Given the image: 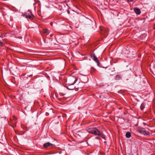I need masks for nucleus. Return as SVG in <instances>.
Wrapping results in <instances>:
<instances>
[{"label": "nucleus", "instance_id": "1", "mask_svg": "<svg viewBox=\"0 0 155 155\" xmlns=\"http://www.w3.org/2000/svg\"><path fill=\"white\" fill-rule=\"evenodd\" d=\"M78 78L72 76L69 77L66 81V84L74 85L78 80Z\"/></svg>", "mask_w": 155, "mask_h": 155}, {"label": "nucleus", "instance_id": "2", "mask_svg": "<svg viewBox=\"0 0 155 155\" xmlns=\"http://www.w3.org/2000/svg\"><path fill=\"white\" fill-rule=\"evenodd\" d=\"M101 33L105 36H107L109 33L108 30L107 28H104L103 26H100Z\"/></svg>", "mask_w": 155, "mask_h": 155}, {"label": "nucleus", "instance_id": "3", "mask_svg": "<svg viewBox=\"0 0 155 155\" xmlns=\"http://www.w3.org/2000/svg\"><path fill=\"white\" fill-rule=\"evenodd\" d=\"M137 131L139 133H141L144 135H149V133L145 130L144 128L141 127L138 128Z\"/></svg>", "mask_w": 155, "mask_h": 155}, {"label": "nucleus", "instance_id": "4", "mask_svg": "<svg viewBox=\"0 0 155 155\" xmlns=\"http://www.w3.org/2000/svg\"><path fill=\"white\" fill-rule=\"evenodd\" d=\"M24 16H25V17L31 20L33 19L34 18L32 12L29 10H28V11L26 13V14H25Z\"/></svg>", "mask_w": 155, "mask_h": 155}, {"label": "nucleus", "instance_id": "5", "mask_svg": "<svg viewBox=\"0 0 155 155\" xmlns=\"http://www.w3.org/2000/svg\"><path fill=\"white\" fill-rule=\"evenodd\" d=\"M105 68L106 69V72L109 73L110 74V75H113V74H111V73L115 71L114 68H110L108 67H107Z\"/></svg>", "mask_w": 155, "mask_h": 155}, {"label": "nucleus", "instance_id": "6", "mask_svg": "<svg viewBox=\"0 0 155 155\" xmlns=\"http://www.w3.org/2000/svg\"><path fill=\"white\" fill-rule=\"evenodd\" d=\"M91 57L94 61L97 63V65H99V61L95 54L94 53L92 54L91 55Z\"/></svg>", "mask_w": 155, "mask_h": 155}, {"label": "nucleus", "instance_id": "7", "mask_svg": "<svg viewBox=\"0 0 155 155\" xmlns=\"http://www.w3.org/2000/svg\"><path fill=\"white\" fill-rule=\"evenodd\" d=\"M91 133L94 134L96 135H100L101 133L99 131L95 129L94 130H93L91 132Z\"/></svg>", "mask_w": 155, "mask_h": 155}, {"label": "nucleus", "instance_id": "8", "mask_svg": "<svg viewBox=\"0 0 155 155\" xmlns=\"http://www.w3.org/2000/svg\"><path fill=\"white\" fill-rule=\"evenodd\" d=\"M67 88L69 90H74L75 88V87L74 86V85L67 84Z\"/></svg>", "mask_w": 155, "mask_h": 155}, {"label": "nucleus", "instance_id": "9", "mask_svg": "<svg viewBox=\"0 0 155 155\" xmlns=\"http://www.w3.org/2000/svg\"><path fill=\"white\" fill-rule=\"evenodd\" d=\"M94 127L92 126L89 127L87 129V131L89 133L91 132L93 130L95 129Z\"/></svg>", "mask_w": 155, "mask_h": 155}, {"label": "nucleus", "instance_id": "10", "mask_svg": "<svg viewBox=\"0 0 155 155\" xmlns=\"http://www.w3.org/2000/svg\"><path fill=\"white\" fill-rule=\"evenodd\" d=\"M53 145V144L49 142L46 143L44 144L43 146L44 147L47 148L50 146H51Z\"/></svg>", "mask_w": 155, "mask_h": 155}, {"label": "nucleus", "instance_id": "11", "mask_svg": "<svg viewBox=\"0 0 155 155\" xmlns=\"http://www.w3.org/2000/svg\"><path fill=\"white\" fill-rule=\"evenodd\" d=\"M134 10L135 12L137 15H139L140 13V10L138 8H134Z\"/></svg>", "mask_w": 155, "mask_h": 155}, {"label": "nucleus", "instance_id": "12", "mask_svg": "<svg viewBox=\"0 0 155 155\" xmlns=\"http://www.w3.org/2000/svg\"><path fill=\"white\" fill-rule=\"evenodd\" d=\"M131 133L130 132H127L126 133V136L127 138H129L131 137Z\"/></svg>", "mask_w": 155, "mask_h": 155}, {"label": "nucleus", "instance_id": "13", "mask_svg": "<svg viewBox=\"0 0 155 155\" xmlns=\"http://www.w3.org/2000/svg\"><path fill=\"white\" fill-rule=\"evenodd\" d=\"M145 108V104L143 103L140 106V109L141 110H143Z\"/></svg>", "mask_w": 155, "mask_h": 155}, {"label": "nucleus", "instance_id": "14", "mask_svg": "<svg viewBox=\"0 0 155 155\" xmlns=\"http://www.w3.org/2000/svg\"><path fill=\"white\" fill-rule=\"evenodd\" d=\"M96 69H95L94 68H91V72H95V71H96Z\"/></svg>", "mask_w": 155, "mask_h": 155}, {"label": "nucleus", "instance_id": "15", "mask_svg": "<svg viewBox=\"0 0 155 155\" xmlns=\"http://www.w3.org/2000/svg\"><path fill=\"white\" fill-rule=\"evenodd\" d=\"M48 30L47 29H45L43 30V32L44 33H47L48 32Z\"/></svg>", "mask_w": 155, "mask_h": 155}, {"label": "nucleus", "instance_id": "16", "mask_svg": "<svg viewBox=\"0 0 155 155\" xmlns=\"http://www.w3.org/2000/svg\"><path fill=\"white\" fill-rule=\"evenodd\" d=\"M100 136H101V137H102L103 138L105 139V137L104 135H102L101 134V135Z\"/></svg>", "mask_w": 155, "mask_h": 155}, {"label": "nucleus", "instance_id": "17", "mask_svg": "<svg viewBox=\"0 0 155 155\" xmlns=\"http://www.w3.org/2000/svg\"><path fill=\"white\" fill-rule=\"evenodd\" d=\"M0 45L1 46H3V43L0 41Z\"/></svg>", "mask_w": 155, "mask_h": 155}, {"label": "nucleus", "instance_id": "18", "mask_svg": "<svg viewBox=\"0 0 155 155\" xmlns=\"http://www.w3.org/2000/svg\"><path fill=\"white\" fill-rule=\"evenodd\" d=\"M12 117V118H13V119L14 120H15L16 119V117Z\"/></svg>", "mask_w": 155, "mask_h": 155}, {"label": "nucleus", "instance_id": "19", "mask_svg": "<svg viewBox=\"0 0 155 155\" xmlns=\"http://www.w3.org/2000/svg\"><path fill=\"white\" fill-rule=\"evenodd\" d=\"M134 0H128V1L129 2H132V1H133Z\"/></svg>", "mask_w": 155, "mask_h": 155}, {"label": "nucleus", "instance_id": "20", "mask_svg": "<svg viewBox=\"0 0 155 155\" xmlns=\"http://www.w3.org/2000/svg\"><path fill=\"white\" fill-rule=\"evenodd\" d=\"M99 137H95V138L97 139H99Z\"/></svg>", "mask_w": 155, "mask_h": 155}, {"label": "nucleus", "instance_id": "21", "mask_svg": "<svg viewBox=\"0 0 155 155\" xmlns=\"http://www.w3.org/2000/svg\"><path fill=\"white\" fill-rule=\"evenodd\" d=\"M50 24L51 25H52V24H53V23L52 22H51L50 23Z\"/></svg>", "mask_w": 155, "mask_h": 155}, {"label": "nucleus", "instance_id": "22", "mask_svg": "<svg viewBox=\"0 0 155 155\" xmlns=\"http://www.w3.org/2000/svg\"><path fill=\"white\" fill-rule=\"evenodd\" d=\"M2 36H3V35H1V36H0V37H2Z\"/></svg>", "mask_w": 155, "mask_h": 155}, {"label": "nucleus", "instance_id": "23", "mask_svg": "<svg viewBox=\"0 0 155 155\" xmlns=\"http://www.w3.org/2000/svg\"><path fill=\"white\" fill-rule=\"evenodd\" d=\"M68 13H70V12H69V11H68Z\"/></svg>", "mask_w": 155, "mask_h": 155}, {"label": "nucleus", "instance_id": "24", "mask_svg": "<svg viewBox=\"0 0 155 155\" xmlns=\"http://www.w3.org/2000/svg\"><path fill=\"white\" fill-rule=\"evenodd\" d=\"M154 28L155 29V24L154 25Z\"/></svg>", "mask_w": 155, "mask_h": 155}, {"label": "nucleus", "instance_id": "25", "mask_svg": "<svg viewBox=\"0 0 155 155\" xmlns=\"http://www.w3.org/2000/svg\"><path fill=\"white\" fill-rule=\"evenodd\" d=\"M143 124L144 125L146 124V123H143Z\"/></svg>", "mask_w": 155, "mask_h": 155}, {"label": "nucleus", "instance_id": "26", "mask_svg": "<svg viewBox=\"0 0 155 155\" xmlns=\"http://www.w3.org/2000/svg\"><path fill=\"white\" fill-rule=\"evenodd\" d=\"M50 36H52V35H51H51H50Z\"/></svg>", "mask_w": 155, "mask_h": 155}, {"label": "nucleus", "instance_id": "27", "mask_svg": "<svg viewBox=\"0 0 155 155\" xmlns=\"http://www.w3.org/2000/svg\"><path fill=\"white\" fill-rule=\"evenodd\" d=\"M44 42H45V43H46V41H45V40H44Z\"/></svg>", "mask_w": 155, "mask_h": 155}, {"label": "nucleus", "instance_id": "28", "mask_svg": "<svg viewBox=\"0 0 155 155\" xmlns=\"http://www.w3.org/2000/svg\"><path fill=\"white\" fill-rule=\"evenodd\" d=\"M110 119H111L110 117H109Z\"/></svg>", "mask_w": 155, "mask_h": 155}]
</instances>
